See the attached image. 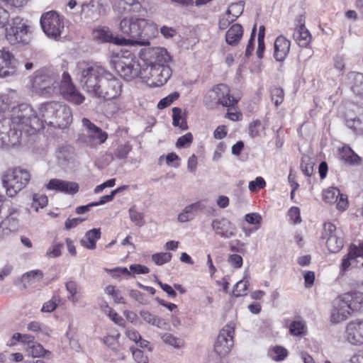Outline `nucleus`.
<instances>
[{
  "instance_id": "obj_51",
  "label": "nucleus",
  "mask_w": 363,
  "mask_h": 363,
  "mask_svg": "<svg viewBox=\"0 0 363 363\" xmlns=\"http://www.w3.org/2000/svg\"><path fill=\"white\" fill-rule=\"evenodd\" d=\"M289 330L294 335H301L306 333V325L303 321H293L290 325Z\"/></svg>"
},
{
  "instance_id": "obj_30",
  "label": "nucleus",
  "mask_w": 363,
  "mask_h": 363,
  "mask_svg": "<svg viewBox=\"0 0 363 363\" xmlns=\"http://www.w3.org/2000/svg\"><path fill=\"white\" fill-rule=\"evenodd\" d=\"M347 85L351 91L357 96L363 99V74L350 72L347 74Z\"/></svg>"
},
{
  "instance_id": "obj_4",
  "label": "nucleus",
  "mask_w": 363,
  "mask_h": 363,
  "mask_svg": "<svg viewBox=\"0 0 363 363\" xmlns=\"http://www.w3.org/2000/svg\"><path fill=\"white\" fill-rule=\"evenodd\" d=\"M13 107L11 118H4L0 120V147L10 148L20 144L21 140L32 136L26 133V123L16 124L13 122L14 109Z\"/></svg>"
},
{
  "instance_id": "obj_50",
  "label": "nucleus",
  "mask_w": 363,
  "mask_h": 363,
  "mask_svg": "<svg viewBox=\"0 0 363 363\" xmlns=\"http://www.w3.org/2000/svg\"><path fill=\"white\" fill-rule=\"evenodd\" d=\"M172 254L169 252H160L152 255V260L157 265H162L169 262L172 259Z\"/></svg>"
},
{
  "instance_id": "obj_42",
  "label": "nucleus",
  "mask_w": 363,
  "mask_h": 363,
  "mask_svg": "<svg viewBox=\"0 0 363 363\" xmlns=\"http://www.w3.org/2000/svg\"><path fill=\"white\" fill-rule=\"evenodd\" d=\"M172 113L173 125L179 126L183 130H186L188 128V125L186 120L184 119L181 123L179 122L182 118V109L178 107H174L172 108Z\"/></svg>"
},
{
  "instance_id": "obj_33",
  "label": "nucleus",
  "mask_w": 363,
  "mask_h": 363,
  "mask_svg": "<svg viewBox=\"0 0 363 363\" xmlns=\"http://www.w3.org/2000/svg\"><path fill=\"white\" fill-rule=\"evenodd\" d=\"M243 29L241 25L233 24L226 32L225 41L228 45H236L242 38Z\"/></svg>"
},
{
  "instance_id": "obj_28",
  "label": "nucleus",
  "mask_w": 363,
  "mask_h": 363,
  "mask_svg": "<svg viewBox=\"0 0 363 363\" xmlns=\"http://www.w3.org/2000/svg\"><path fill=\"white\" fill-rule=\"evenodd\" d=\"M243 8L240 4H232L225 16L219 20V28L225 29L231 22L235 21L237 18L242 13Z\"/></svg>"
},
{
  "instance_id": "obj_14",
  "label": "nucleus",
  "mask_w": 363,
  "mask_h": 363,
  "mask_svg": "<svg viewBox=\"0 0 363 363\" xmlns=\"http://www.w3.org/2000/svg\"><path fill=\"white\" fill-rule=\"evenodd\" d=\"M235 328L233 323L227 324L219 333L214 344V350L219 356L226 355L233 346Z\"/></svg>"
},
{
  "instance_id": "obj_34",
  "label": "nucleus",
  "mask_w": 363,
  "mask_h": 363,
  "mask_svg": "<svg viewBox=\"0 0 363 363\" xmlns=\"http://www.w3.org/2000/svg\"><path fill=\"white\" fill-rule=\"evenodd\" d=\"M101 238V230L99 228H93L87 231L80 240L81 245L89 249L94 250L96 248V242Z\"/></svg>"
},
{
  "instance_id": "obj_2",
  "label": "nucleus",
  "mask_w": 363,
  "mask_h": 363,
  "mask_svg": "<svg viewBox=\"0 0 363 363\" xmlns=\"http://www.w3.org/2000/svg\"><path fill=\"white\" fill-rule=\"evenodd\" d=\"M57 102L49 101L40 105L38 115L28 104H20L14 109L13 122L16 124L26 123L27 134L35 135L38 130L43 129L45 124L50 125L55 118Z\"/></svg>"
},
{
  "instance_id": "obj_19",
  "label": "nucleus",
  "mask_w": 363,
  "mask_h": 363,
  "mask_svg": "<svg viewBox=\"0 0 363 363\" xmlns=\"http://www.w3.org/2000/svg\"><path fill=\"white\" fill-rule=\"evenodd\" d=\"M211 227L216 235L223 238H230L236 234L235 225L225 218L213 220Z\"/></svg>"
},
{
  "instance_id": "obj_63",
  "label": "nucleus",
  "mask_w": 363,
  "mask_h": 363,
  "mask_svg": "<svg viewBox=\"0 0 363 363\" xmlns=\"http://www.w3.org/2000/svg\"><path fill=\"white\" fill-rule=\"evenodd\" d=\"M261 126V122L259 121H255L250 125L249 133L252 138H256L259 135V127Z\"/></svg>"
},
{
  "instance_id": "obj_37",
  "label": "nucleus",
  "mask_w": 363,
  "mask_h": 363,
  "mask_svg": "<svg viewBox=\"0 0 363 363\" xmlns=\"http://www.w3.org/2000/svg\"><path fill=\"white\" fill-rule=\"evenodd\" d=\"M140 315L145 323L156 326L159 328H162L166 325V323L164 321L163 319L160 318L159 316H157L151 313L148 311H140Z\"/></svg>"
},
{
  "instance_id": "obj_46",
  "label": "nucleus",
  "mask_w": 363,
  "mask_h": 363,
  "mask_svg": "<svg viewBox=\"0 0 363 363\" xmlns=\"http://www.w3.org/2000/svg\"><path fill=\"white\" fill-rule=\"evenodd\" d=\"M132 150L131 145L128 142L125 144L119 145L114 150V155L118 160L125 159Z\"/></svg>"
},
{
  "instance_id": "obj_58",
  "label": "nucleus",
  "mask_w": 363,
  "mask_h": 363,
  "mask_svg": "<svg viewBox=\"0 0 363 363\" xmlns=\"http://www.w3.org/2000/svg\"><path fill=\"white\" fill-rule=\"evenodd\" d=\"M193 140V136L191 133H188L183 136L178 138L176 146L177 147L181 148L184 147L186 145H189Z\"/></svg>"
},
{
  "instance_id": "obj_31",
  "label": "nucleus",
  "mask_w": 363,
  "mask_h": 363,
  "mask_svg": "<svg viewBox=\"0 0 363 363\" xmlns=\"http://www.w3.org/2000/svg\"><path fill=\"white\" fill-rule=\"evenodd\" d=\"M18 99V94L14 90H8L6 92L2 93L0 95V111L5 112L6 111L12 112L13 107H17L13 106ZM19 105H18V106Z\"/></svg>"
},
{
  "instance_id": "obj_52",
  "label": "nucleus",
  "mask_w": 363,
  "mask_h": 363,
  "mask_svg": "<svg viewBox=\"0 0 363 363\" xmlns=\"http://www.w3.org/2000/svg\"><path fill=\"white\" fill-rule=\"evenodd\" d=\"M287 350L281 346H276L270 352V356L275 361H281L287 356Z\"/></svg>"
},
{
  "instance_id": "obj_61",
  "label": "nucleus",
  "mask_w": 363,
  "mask_h": 363,
  "mask_svg": "<svg viewBox=\"0 0 363 363\" xmlns=\"http://www.w3.org/2000/svg\"><path fill=\"white\" fill-rule=\"evenodd\" d=\"M289 216L294 224L300 223L301 222L300 210L298 207H291L289 211Z\"/></svg>"
},
{
  "instance_id": "obj_16",
  "label": "nucleus",
  "mask_w": 363,
  "mask_h": 363,
  "mask_svg": "<svg viewBox=\"0 0 363 363\" xmlns=\"http://www.w3.org/2000/svg\"><path fill=\"white\" fill-rule=\"evenodd\" d=\"M142 55L146 65L167 66L165 64L171 60L167 50L162 48H148L145 50Z\"/></svg>"
},
{
  "instance_id": "obj_41",
  "label": "nucleus",
  "mask_w": 363,
  "mask_h": 363,
  "mask_svg": "<svg viewBox=\"0 0 363 363\" xmlns=\"http://www.w3.org/2000/svg\"><path fill=\"white\" fill-rule=\"evenodd\" d=\"M129 217L130 220L138 227L145 225V216L143 213L139 212L136 210L135 206H132L128 210Z\"/></svg>"
},
{
  "instance_id": "obj_57",
  "label": "nucleus",
  "mask_w": 363,
  "mask_h": 363,
  "mask_svg": "<svg viewBox=\"0 0 363 363\" xmlns=\"http://www.w3.org/2000/svg\"><path fill=\"white\" fill-rule=\"evenodd\" d=\"M245 220L249 224L257 225L255 230H257L262 220V216L257 213H247L245 216Z\"/></svg>"
},
{
  "instance_id": "obj_24",
  "label": "nucleus",
  "mask_w": 363,
  "mask_h": 363,
  "mask_svg": "<svg viewBox=\"0 0 363 363\" xmlns=\"http://www.w3.org/2000/svg\"><path fill=\"white\" fill-rule=\"evenodd\" d=\"M49 190H55L65 194L74 195L79 191V186L77 182L52 179L46 184Z\"/></svg>"
},
{
  "instance_id": "obj_45",
  "label": "nucleus",
  "mask_w": 363,
  "mask_h": 363,
  "mask_svg": "<svg viewBox=\"0 0 363 363\" xmlns=\"http://www.w3.org/2000/svg\"><path fill=\"white\" fill-rule=\"evenodd\" d=\"M313 165L314 163L308 156L304 155L302 157L301 169L306 176L311 177L313 174Z\"/></svg>"
},
{
  "instance_id": "obj_18",
  "label": "nucleus",
  "mask_w": 363,
  "mask_h": 363,
  "mask_svg": "<svg viewBox=\"0 0 363 363\" xmlns=\"http://www.w3.org/2000/svg\"><path fill=\"white\" fill-rule=\"evenodd\" d=\"M52 122H50V125L57 128H65L71 123L72 121V114L71 109L67 105L57 102L55 115Z\"/></svg>"
},
{
  "instance_id": "obj_17",
  "label": "nucleus",
  "mask_w": 363,
  "mask_h": 363,
  "mask_svg": "<svg viewBox=\"0 0 363 363\" xmlns=\"http://www.w3.org/2000/svg\"><path fill=\"white\" fill-rule=\"evenodd\" d=\"M111 4L113 11L119 15L130 13L140 16L145 11L138 0H111Z\"/></svg>"
},
{
  "instance_id": "obj_20",
  "label": "nucleus",
  "mask_w": 363,
  "mask_h": 363,
  "mask_svg": "<svg viewBox=\"0 0 363 363\" xmlns=\"http://www.w3.org/2000/svg\"><path fill=\"white\" fill-rule=\"evenodd\" d=\"M293 38L301 47H307L311 41V35L305 26V17L302 15L296 19V28Z\"/></svg>"
},
{
  "instance_id": "obj_59",
  "label": "nucleus",
  "mask_w": 363,
  "mask_h": 363,
  "mask_svg": "<svg viewBox=\"0 0 363 363\" xmlns=\"http://www.w3.org/2000/svg\"><path fill=\"white\" fill-rule=\"evenodd\" d=\"M266 186L264 179L261 177H257L255 180L250 182L249 190L252 192L256 191L257 188L263 189Z\"/></svg>"
},
{
  "instance_id": "obj_56",
  "label": "nucleus",
  "mask_w": 363,
  "mask_h": 363,
  "mask_svg": "<svg viewBox=\"0 0 363 363\" xmlns=\"http://www.w3.org/2000/svg\"><path fill=\"white\" fill-rule=\"evenodd\" d=\"M248 285L249 282L247 280L243 279L238 281L235 286V289L233 291L234 295L237 297L245 295Z\"/></svg>"
},
{
  "instance_id": "obj_62",
  "label": "nucleus",
  "mask_w": 363,
  "mask_h": 363,
  "mask_svg": "<svg viewBox=\"0 0 363 363\" xmlns=\"http://www.w3.org/2000/svg\"><path fill=\"white\" fill-rule=\"evenodd\" d=\"M125 336L131 341L138 343L139 339H140L141 335L140 333L134 328H127L125 332Z\"/></svg>"
},
{
  "instance_id": "obj_12",
  "label": "nucleus",
  "mask_w": 363,
  "mask_h": 363,
  "mask_svg": "<svg viewBox=\"0 0 363 363\" xmlns=\"http://www.w3.org/2000/svg\"><path fill=\"white\" fill-rule=\"evenodd\" d=\"M58 91L66 100L77 105L82 104L85 100V97L77 90L70 75L67 72H64L62 75L60 84H58Z\"/></svg>"
},
{
  "instance_id": "obj_35",
  "label": "nucleus",
  "mask_w": 363,
  "mask_h": 363,
  "mask_svg": "<svg viewBox=\"0 0 363 363\" xmlns=\"http://www.w3.org/2000/svg\"><path fill=\"white\" fill-rule=\"evenodd\" d=\"M80 8L79 13L84 18L94 21L99 16L98 6L94 5L93 1L83 3Z\"/></svg>"
},
{
  "instance_id": "obj_27",
  "label": "nucleus",
  "mask_w": 363,
  "mask_h": 363,
  "mask_svg": "<svg viewBox=\"0 0 363 363\" xmlns=\"http://www.w3.org/2000/svg\"><path fill=\"white\" fill-rule=\"evenodd\" d=\"M206 208L203 201H199L186 206L178 215V220L181 223L191 220L199 211H202Z\"/></svg>"
},
{
  "instance_id": "obj_3",
  "label": "nucleus",
  "mask_w": 363,
  "mask_h": 363,
  "mask_svg": "<svg viewBox=\"0 0 363 363\" xmlns=\"http://www.w3.org/2000/svg\"><path fill=\"white\" fill-rule=\"evenodd\" d=\"M119 29L128 38L124 45H148L150 40L157 34V28L153 23L143 18L124 17L121 20Z\"/></svg>"
},
{
  "instance_id": "obj_48",
  "label": "nucleus",
  "mask_w": 363,
  "mask_h": 363,
  "mask_svg": "<svg viewBox=\"0 0 363 363\" xmlns=\"http://www.w3.org/2000/svg\"><path fill=\"white\" fill-rule=\"evenodd\" d=\"M161 339L167 345H171L174 348H179L183 345V341L171 333H164L161 335Z\"/></svg>"
},
{
  "instance_id": "obj_15",
  "label": "nucleus",
  "mask_w": 363,
  "mask_h": 363,
  "mask_svg": "<svg viewBox=\"0 0 363 363\" xmlns=\"http://www.w3.org/2000/svg\"><path fill=\"white\" fill-rule=\"evenodd\" d=\"M20 223L19 209L17 207L11 206L8 210V215L0 223V233L4 236L17 231L20 227Z\"/></svg>"
},
{
  "instance_id": "obj_38",
  "label": "nucleus",
  "mask_w": 363,
  "mask_h": 363,
  "mask_svg": "<svg viewBox=\"0 0 363 363\" xmlns=\"http://www.w3.org/2000/svg\"><path fill=\"white\" fill-rule=\"evenodd\" d=\"M74 149L71 146H62L57 149L56 157L58 161L62 164L69 162L73 158Z\"/></svg>"
},
{
  "instance_id": "obj_40",
  "label": "nucleus",
  "mask_w": 363,
  "mask_h": 363,
  "mask_svg": "<svg viewBox=\"0 0 363 363\" xmlns=\"http://www.w3.org/2000/svg\"><path fill=\"white\" fill-rule=\"evenodd\" d=\"M27 352L33 357H45L50 355V352L44 349L39 343L32 342L31 345L27 347Z\"/></svg>"
},
{
  "instance_id": "obj_25",
  "label": "nucleus",
  "mask_w": 363,
  "mask_h": 363,
  "mask_svg": "<svg viewBox=\"0 0 363 363\" xmlns=\"http://www.w3.org/2000/svg\"><path fill=\"white\" fill-rule=\"evenodd\" d=\"M82 123L86 130L87 135L91 140V145L101 144L106 140V133L103 131L100 128L96 126L88 118H82Z\"/></svg>"
},
{
  "instance_id": "obj_1",
  "label": "nucleus",
  "mask_w": 363,
  "mask_h": 363,
  "mask_svg": "<svg viewBox=\"0 0 363 363\" xmlns=\"http://www.w3.org/2000/svg\"><path fill=\"white\" fill-rule=\"evenodd\" d=\"M83 89L91 97L111 101L118 99L123 91V83L111 72L96 64L79 62L76 67Z\"/></svg>"
},
{
  "instance_id": "obj_53",
  "label": "nucleus",
  "mask_w": 363,
  "mask_h": 363,
  "mask_svg": "<svg viewBox=\"0 0 363 363\" xmlns=\"http://www.w3.org/2000/svg\"><path fill=\"white\" fill-rule=\"evenodd\" d=\"M65 287L68 293L69 294V296H68V298L72 301L73 303H75L77 300L75 298V295L78 292V284L76 281H69L66 283Z\"/></svg>"
},
{
  "instance_id": "obj_9",
  "label": "nucleus",
  "mask_w": 363,
  "mask_h": 363,
  "mask_svg": "<svg viewBox=\"0 0 363 363\" xmlns=\"http://www.w3.org/2000/svg\"><path fill=\"white\" fill-rule=\"evenodd\" d=\"M172 74L169 66L145 65L140 70V77L150 86H160L167 83Z\"/></svg>"
},
{
  "instance_id": "obj_49",
  "label": "nucleus",
  "mask_w": 363,
  "mask_h": 363,
  "mask_svg": "<svg viewBox=\"0 0 363 363\" xmlns=\"http://www.w3.org/2000/svg\"><path fill=\"white\" fill-rule=\"evenodd\" d=\"M179 97V93L174 91L166 97L162 99L157 104L159 109H163L169 106L174 101L177 100Z\"/></svg>"
},
{
  "instance_id": "obj_60",
  "label": "nucleus",
  "mask_w": 363,
  "mask_h": 363,
  "mask_svg": "<svg viewBox=\"0 0 363 363\" xmlns=\"http://www.w3.org/2000/svg\"><path fill=\"white\" fill-rule=\"evenodd\" d=\"M228 262L234 268H240L242 265V258L240 255L237 254L230 255L228 257Z\"/></svg>"
},
{
  "instance_id": "obj_11",
  "label": "nucleus",
  "mask_w": 363,
  "mask_h": 363,
  "mask_svg": "<svg viewBox=\"0 0 363 363\" xmlns=\"http://www.w3.org/2000/svg\"><path fill=\"white\" fill-rule=\"evenodd\" d=\"M113 65L116 72L126 80H131L138 76L140 77L142 68L133 54L117 57L113 60Z\"/></svg>"
},
{
  "instance_id": "obj_44",
  "label": "nucleus",
  "mask_w": 363,
  "mask_h": 363,
  "mask_svg": "<svg viewBox=\"0 0 363 363\" xmlns=\"http://www.w3.org/2000/svg\"><path fill=\"white\" fill-rule=\"evenodd\" d=\"M43 277V273L41 270L35 269L25 273L22 277L23 282L35 283L40 281Z\"/></svg>"
},
{
  "instance_id": "obj_39",
  "label": "nucleus",
  "mask_w": 363,
  "mask_h": 363,
  "mask_svg": "<svg viewBox=\"0 0 363 363\" xmlns=\"http://www.w3.org/2000/svg\"><path fill=\"white\" fill-rule=\"evenodd\" d=\"M342 160L347 163L354 164L358 162L360 157L355 154L350 147H343L340 151Z\"/></svg>"
},
{
  "instance_id": "obj_23",
  "label": "nucleus",
  "mask_w": 363,
  "mask_h": 363,
  "mask_svg": "<svg viewBox=\"0 0 363 363\" xmlns=\"http://www.w3.org/2000/svg\"><path fill=\"white\" fill-rule=\"evenodd\" d=\"M346 338L352 345L363 344V320H355L347 323Z\"/></svg>"
},
{
  "instance_id": "obj_6",
  "label": "nucleus",
  "mask_w": 363,
  "mask_h": 363,
  "mask_svg": "<svg viewBox=\"0 0 363 363\" xmlns=\"http://www.w3.org/2000/svg\"><path fill=\"white\" fill-rule=\"evenodd\" d=\"M238 99L230 95V87L225 84H218L209 89L203 98L204 105L209 109L218 106L235 108Z\"/></svg>"
},
{
  "instance_id": "obj_5",
  "label": "nucleus",
  "mask_w": 363,
  "mask_h": 363,
  "mask_svg": "<svg viewBox=\"0 0 363 363\" xmlns=\"http://www.w3.org/2000/svg\"><path fill=\"white\" fill-rule=\"evenodd\" d=\"M60 74L52 67H43L35 72L32 86L34 91L44 97L58 94Z\"/></svg>"
},
{
  "instance_id": "obj_47",
  "label": "nucleus",
  "mask_w": 363,
  "mask_h": 363,
  "mask_svg": "<svg viewBox=\"0 0 363 363\" xmlns=\"http://www.w3.org/2000/svg\"><path fill=\"white\" fill-rule=\"evenodd\" d=\"M64 247L62 242H53L52 245L48 249L45 256L48 258L58 257L62 255V249Z\"/></svg>"
},
{
  "instance_id": "obj_13",
  "label": "nucleus",
  "mask_w": 363,
  "mask_h": 363,
  "mask_svg": "<svg viewBox=\"0 0 363 363\" xmlns=\"http://www.w3.org/2000/svg\"><path fill=\"white\" fill-rule=\"evenodd\" d=\"M322 238L326 240V246L332 253H337L343 247L344 240L342 232L331 223L324 224Z\"/></svg>"
},
{
  "instance_id": "obj_22",
  "label": "nucleus",
  "mask_w": 363,
  "mask_h": 363,
  "mask_svg": "<svg viewBox=\"0 0 363 363\" xmlns=\"http://www.w3.org/2000/svg\"><path fill=\"white\" fill-rule=\"evenodd\" d=\"M16 69L14 56L8 50H0V77L13 75Z\"/></svg>"
},
{
  "instance_id": "obj_54",
  "label": "nucleus",
  "mask_w": 363,
  "mask_h": 363,
  "mask_svg": "<svg viewBox=\"0 0 363 363\" xmlns=\"http://www.w3.org/2000/svg\"><path fill=\"white\" fill-rule=\"evenodd\" d=\"M48 202V199L46 195L45 194H34L33 195V201L32 203V206L35 208V211L38 210V208H43L47 206Z\"/></svg>"
},
{
  "instance_id": "obj_26",
  "label": "nucleus",
  "mask_w": 363,
  "mask_h": 363,
  "mask_svg": "<svg viewBox=\"0 0 363 363\" xmlns=\"http://www.w3.org/2000/svg\"><path fill=\"white\" fill-rule=\"evenodd\" d=\"M291 42L283 35L278 36L274 42V57L277 61L285 60L290 50Z\"/></svg>"
},
{
  "instance_id": "obj_10",
  "label": "nucleus",
  "mask_w": 363,
  "mask_h": 363,
  "mask_svg": "<svg viewBox=\"0 0 363 363\" xmlns=\"http://www.w3.org/2000/svg\"><path fill=\"white\" fill-rule=\"evenodd\" d=\"M40 25L46 35L57 40L61 37L65 30V18L54 11L42 15Z\"/></svg>"
},
{
  "instance_id": "obj_36",
  "label": "nucleus",
  "mask_w": 363,
  "mask_h": 363,
  "mask_svg": "<svg viewBox=\"0 0 363 363\" xmlns=\"http://www.w3.org/2000/svg\"><path fill=\"white\" fill-rule=\"evenodd\" d=\"M346 125L357 134H363V112L355 117L346 116Z\"/></svg>"
},
{
  "instance_id": "obj_8",
  "label": "nucleus",
  "mask_w": 363,
  "mask_h": 363,
  "mask_svg": "<svg viewBox=\"0 0 363 363\" xmlns=\"http://www.w3.org/2000/svg\"><path fill=\"white\" fill-rule=\"evenodd\" d=\"M6 37L11 45H28L32 39L30 27L22 18L16 17L6 28Z\"/></svg>"
},
{
  "instance_id": "obj_29",
  "label": "nucleus",
  "mask_w": 363,
  "mask_h": 363,
  "mask_svg": "<svg viewBox=\"0 0 363 363\" xmlns=\"http://www.w3.org/2000/svg\"><path fill=\"white\" fill-rule=\"evenodd\" d=\"M94 38L102 43H113L116 45H123L125 43V37H113L108 28H101L94 31Z\"/></svg>"
},
{
  "instance_id": "obj_43",
  "label": "nucleus",
  "mask_w": 363,
  "mask_h": 363,
  "mask_svg": "<svg viewBox=\"0 0 363 363\" xmlns=\"http://www.w3.org/2000/svg\"><path fill=\"white\" fill-rule=\"evenodd\" d=\"M340 196V190L336 187H330L323 193V200L327 203H335Z\"/></svg>"
},
{
  "instance_id": "obj_64",
  "label": "nucleus",
  "mask_w": 363,
  "mask_h": 363,
  "mask_svg": "<svg viewBox=\"0 0 363 363\" xmlns=\"http://www.w3.org/2000/svg\"><path fill=\"white\" fill-rule=\"evenodd\" d=\"M130 269L133 274H147L150 272L149 268L141 264H131Z\"/></svg>"
},
{
  "instance_id": "obj_32",
  "label": "nucleus",
  "mask_w": 363,
  "mask_h": 363,
  "mask_svg": "<svg viewBox=\"0 0 363 363\" xmlns=\"http://www.w3.org/2000/svg\"><path fill=\"white\" fill-rule=\"evenodd\" d=\"M352 312L359 310L363 306V293L354 291L341 295Z\"/></svg>"
},
{
  "instance_id": "obj_55",
  "label": "nucleus",
  "mask_w": 363,
  "mask_h": 363,
  "mask_svg": "<svg viewBox=\"0 0 363 363\" xmlns=\"http://www.w3.org/2000/svg\"><path fill=\"white\" fill-rule=\"evenodd\" d=\"M284 90L280 87H274L272 89L271 97L276 106H278L284 101Z\"/></svg>"
},
{
  "instance_id": "obj_7",
  "label": "nucleus",
  "mask_w": 363,
  "mask_h": 363,
  "mask_svg": "<svg viewBox=\"0 0 363 363\" xmlns=\"http://www.w3.org/2000/svg\"><path fill=\"white\" fill-rule=\"evenodd\" d=\"M30 177V174L26 170L20 168L9 169L2 178L6 194L10 197L14 196L26 186Z\"/></svg>"
},
{
  "instance_id": "obj_21",
  "label": "nucleus",
  "mask_w": 363,
  "mask_h": 363,
  "mask_svg": "<svg viewBox=\"0 0 363 363\" xmlns=\"http://www.w3.org/2000/svg\"><path fill=\"white\" fill-rule=\"evenodd\" d=\"M352 311L342 296H340L334 301L333 309L331 313V321L334 323H339L348 318Z\"/></svg>"
}]
</instances>
